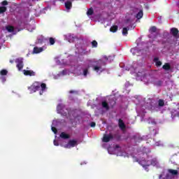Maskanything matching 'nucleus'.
<instances>
[{"instance_id": "nucleus-1", "label": "nucleus", "mask_w": 179, "mask_h": 179, "mask_svg": "<svg viewBox=\"0 0 179 179\" xmlns=\"http://www.w3.org/2000/svg\"><path fill=\"white\" fill-rule=\"evenodd\" d=\"M106 66V62L103 60H98L96 62V65L93 66V69L95 72H103V66Z\"/></svg>"}, {"instance_id": "nucleus-2", "label": "nucleus", "mask_w": 179, "mask_h": 179, "mask_svg": "<svg viewBox=\"0 0 179 179\" xmlns=\"http://www.w3.org/2000/svg\"><path fill=\"white\" fill-rule=\"evenodd\" d=\"M28 90L31 93H36V92L40 90V82H34L30 87H28Z\"/></svg>"}, {"instance_id": "nucleus-3", "label": "nucleus", "mask_w": 179, "mask_h": 179, "mask_svg": "<svg viewBox=\"0 0 179 179\" xmlns=\"http://www.w3.org/2000/svg\"><path fill=\"white\" fill-rule=\"evenodd\" d=\"M136 162H138L139 164H141L144 169H148L147 167H149L150 164L152 166H156L157 164V161L156 159H152L150 161V164H143V161H139L138 158H136Z\"/></svg>"}, {"instance_id": "nucleus-4", "label": "nucleus", "mask_w": 179, "mask_h": 179, "mask_svg": "<svg viewBox=\"0 0 179 179\" xmlns=\"http://www.w3.org/2000/svg\"><path fill=\"white\" fill-rule=\"evenodd\" d=\"M15 62L17 63V68L18 71H22L23 69V58L19 57L15 59Z\"/></svg>"}, {"instance_id": "nucleus-5", "label": "nucleus", "mask_w": 179, "mask_h": 179, "mask_svg": "<svg viewBox=\"0 0 179 179\" xmlns=\"http://www.w3.org/2000/svg\"><path fill=\"white\" fill-rule=\"evenodd\" d=\"M114 139V136L111 134H105L103 137V142H110V141H113Z\"/></svg>"}, {"instance_id": "nucleus-6", "label": "nucleus", "mask_w": 179, "mask_h": 179, "mask_svg": "<svg viewBox=\"0 0 179 179\" xmlns=\"http://www.w3.org/2000/svg\"><path fill=\"white\" fill-rule=\"evenodd\" d=\"M23 72L25 76H36V72L33 70H24Z\"/></svg>"}, {"instance_id": "nucleus-7", "label": "nucleus", "mask_w": 179, "mask_h": 179, "mask_svg": "<svg viewBox=\"0 0 179 179\" xmlns=\"http://www.w3.org/2000/svg\"><path fill=\"white\" fill-rule=\"evenodd\" d=\"M40 87L41 88V90L39 92V94L41 96L47 89V85L44 83H40Z\"/></svg>"}, {"instance_id": "nucleus-8", "label": "nucleus", "mask_w": 179, "mask_h": 179, "mask_svg": "<svg viewBox=\"0 0 179 179\" xmlns=\"http://www.w3.org/2000/svg\"><path fill=\"white\" fill-rule=\"evenodd\" d=\"M178 29L174 27L171 29V34H172L173 37H177L178 36Z\"/></svg>"}, {"instance_id": "nucleus-9", "label": "nucleus", "mask_w": 179, "mask_h": 179, "mask_svg": "<svg viewBox=\"0 0 179 179\" xmlns=\"http://www.w3.org/2000/svg\"><path fill=\"white\" fill-rule=\"evenodd\" d=\"M59 136L60 138H62V139H69L71 138V136H69V134L64 131L60 134Z\"/></svg>"}, {"instance_id": "nucleus-10", "label": "nucleus", "mask_w": 179, "mask_h": 179, "mask_svg": "<svg viewBox=\"0 0 179 179\" xmlns=\"http://www.w3.org/2000/svg\"><path fill=\"white\" fill-rule=\"evenodd\" d=\"M69 145H70L71 148H75L78 145V141L76 140H70L69 141Z\"/></svg>"}, {"instance_id": "nucleus-11", "label": "nucleus", "mask_w": 179, "mask_h": 179, "mask_svg": "<svg viewBox=\"0 0 179 179\" xmlns=\"http://www.w3.org/2000/svg\"><path fill=\"white\" fill-rule=\"evenodd\" d=\"M119 127L120 129H125L126 128L125 123H124V121L122 119H119Z\"/></svg>"}, {"instance_id": "nucleus-12", "label": "nucleus", "mask_w": 179, "mask_h": 179, "mask_svg": "<svg viewBox=\"0 0 179 179\" xmlns=\"http://www.w3.org/2000/svg\"><path fill=\"white\" fill-rule=\"evenodd\" d=\"M62 108H64V105H62V103H59L57 105V110L59 114H62Z\"/></svg>"}, {"instance_id": "nucleus-13", "label": "nucleus", "mask_w": 179, "mask_h": 179, "mask_svg": "<svg viewBox=\"0 0 179 179\" xmlns=\"http://www.w3.org/2000/svg\"><path fill=\"white\" fill-rule=\"evenodd\" d=\"M101 106H102L103 108H106V110H110V106H108V103H107V101H102Z\"/></svg>"}, {"instance_id": "nucleus-14", "label": "nucleus", "mask_w": 179, "mask_h": 179, "mask_svg": "<svg viewBox=\"0 0 179 179\" xmlns=\"http://www.w3.org/2000/svg\"><path fill=\"white\" fill-rule=\"evenodd\" d=\"M136 19H142L143 17V10H140L139 12L136 15Z\"/></svg>"}, {"instance_id": "nucleus-15", "label": "nucleus", "mask_w": 179, "mask_h": 179, "mask_svg": "<svg viewBox=\"0 0 179 179\" xmlns=\"http://www.w3.org/2000/svg\"><path fill=\"white\" fill-rule=\"evenodd\" d=\"M162 68L164 69V71H170L171 69V66L169 63H165Z\"/></svg>"}, {"instance_id": "nucleus-16", "label": "nucleus", "mask_w": 179, "mask_h": 179, "mask_svg": "<svg viewBox=\"0 0 179 179\" xmlns=\"http://www.w3.org/2000/svg\"><path fill=\"white\" fill-rule=\"evenodd\" d=\"M65 8L67 10H69L72 8V2L66 1L65 2Z\"/></svg>"}, {"instance_id": "nucleus-17", "label": "nucleus", "mask_w": 179, "mask_h": 179, "mask_svg": "<svg viewBox=\"0 0 179 179\" xmlns=\"http://www.w3.org/2000/svg\"><path fill=\"white\" fill-rule=\"evenodd\" d=\"M129 30V27H126L122 29V35L123 36H127L128 35V31Z\"/></svg>"}, {"instance_id": "nucleus-18", "label": "nucleus", "mask_w": 179, "mask_h": 179, "mask_svg": "<svg viewBox=\"0 0 179 179\" xmlns=\"http://www.w3.org/2000/svg\"><path fill=\"white\" fill-rule=\"evenodd\" d=\"M168 171L172 176H177L178 174V171L176 169H169Z\"/></svg>"}, {"instance_id": "nucleus-19", "label": "nucleus", "mask_w": 179, "mask_h": 179, "mask_svg": "<svg viewBox=\"0 0 179 179\" xmlns=\"http://www.w3.org/2000/svg\"><path fill=\"white\" fill-rule=\"evenodd\" d=\"M118 30V26L117 25H113L110 28V31L112 33H115Z\"/></svg>"}, {"instance_id": "nucleus-20", "label": "nucleus", "mask_w": 179, "mask_h": 179, "mask_svg": "<svg viewBox=\"0 0 179 179\" xmlns=\"http://www.w3.org/2000/svg\"><path fill=\"white\" fill-rule=\"evenodd\" d=\"M6 29L8 33H13V31H15V27H13V26L8 25L6 27Z\"/></svg>"}, {"instance_id": "nucleus-21", "label": "nucleus", "mask_w": 179, "mask_h": 179, "mask_svg": "<svg viewBox=\"0 0 179 179\" xmlns=\"http://www.w3.org/2000/svg\"><path fill=\"white\" fill-rule=\"evenodd\" d=\"M124 24L125 26L129 27V26H132V21L131 20V19L128 18L126 20H124Z\"/></svg>"}, {"instance_id": "nucleus-22", "label": "nucleus", "mask_w": 179, "mask_h": 179, "mask_svg": "<svg viewBox=\"0 0 179 179\" xmlns=\"http://www.w3.org/2000/svg\"><path fill=\"white\" fill-rule=\"evenodd\" d=\"M154 85H155V86H157V87H160V86H162V85H163V81H162L160 80L155 81Z\"/></svg>"}, {"instance_id": "nucleus-23", "label": "nucleus", "mask_w": 179, "mask_h": 179, "mask_svg": "<svg viewBox=\"0 0 179 179\" xmlns=\"http://www.w3.org/2000/svg\"><path fill=\"white\" fill-rule=\"evenodd\" d=\"M43 51V49L41 48H34V54H38L39 52H41Z\"/></svg>"}, {"instance_id": "nucleus-24", "label": "nucleus", "mask_w": 179, "mask_h": 179, "mask_svg": "<svg viewBox=\"0 0 179 179\" xmlns=\"http://www.w3.org/2000/svg\"><path fill=\"white\" fill-rule=\"evenodd\" d=\"M154 61L156 62L155 64L157 66H162V62L159 61V58L157 57L154 58Z\"/></svg>"}, {"instance_id": "nucleus-25", "label": "nucleus", "mask_w": 179, "mask_h": 179, "mask_svg": "<svg viewBox=\"0 0 179 179\" xmlns=\"http://www.w3.org/2000/svg\"><path fill=\"white\" fill-rule=\"evenodd\" d=\"M93 13H94V10L92 8H90L87 12V16H92Z\"/></svg>"}, {"instance_id": "nucleus-26", "label": "nucleus", "mask_w": 179, "mask_h": 179, "mask_svg": "<svg viewBox=\"0 0 179 179\" xmlns=\"http://www.w3.org/2000/svg\"><path fill=\"white\" fill-rule=\"evenodd\" d=\"M0 75H1V76H5L8 75V71L6 69H2L0 71Z\"/></svg>"}, {"instance_id": "nucleus-27", "label": "nucleus", "mask_w": 179, "mask_h": 179, "mask_svg": "<svg viewBox=\"0 0 179 179\" xmlns=\"http://www.w3.org/2000/svg\"><path fill=\"white\" fill-rule=\"evenodd\" d=\"M158 106H159V107H164V100L159 99L158 101Z\"/></svg>"}, {"instance_id": "nucleus-28", "label": "nucleus", "mask_w": 179, "mask_h": 179, "mask_svg": "<svg viewBox=\"0 0 179 179\" xmlns=\"http://www.w3.org/2000/svg\"><path fill=\"white\" fill-rule=\"evenodd\" d=\"M156 31H157V28H156V27L153 26L150 27V33H156Z\"/></svg>"}, {"instance_id": "nucleus-29", "label": "nucleus", "mask_w": 179, "mask_h": 179, "mask_svg": "<svg viewBox=\"0 0 179 179\" xmlns=\"http://www.w3.org/2000/svg\"><path fill=\"white\" fill-rule=\"evenodd\" d=\"M49 43L50 45H54V44H55V39L54 38H50Z\"/></svg>"}, {"instance_id": "nucleus-30", "label": "nucleus", "mask_w": 179, "mask_h": 179, "mask_svg": "<svg viewBox=\"0 0 179 179\" xmlns=\"http://www.w3.org/2000/svg\"><path fill=\"white\" fill-rule=\"evenodd\" d=\"M92 48H97V45H98L97 41H93L92 42Z\"/></svg>"}, {"instance_id": "nucleus-31", "label": "nucleus", "mask_w": 179, "mask_h": 179, "mask_svg": "<svg viewBox=\"0 0 179 179\" xmlns=\"http://www.w3.org/2000/svg\"><path fill=\"white\" fill-rule=\"evenodd\" d=\"M6 6H1L0 7V13H4V12L6 10Z\"/></svg>"}, {"instance_id": "nucleus-32", "label": "nucleus", "mask_w": 179, "mask_h": 179, "mask_svg": "<svg viewBox=\"0 0 179 179\" xmlns=\"http://www.w3.org/2000/svg\"><path fill=\"white\" fill-rule=\"evenodd\" d=\"M87 73H89V69H85L83 70L84 76H87Z\"/></svg>"}, {"instance_id": "nucleus-33", "label": "nucleus", "mask_w": 179, "mask_h": 179, "mask_svg": "<svg viewBox=\"0 0 179 179\" xmlns=\"http://www.w3.org/2000/svg\"><path fill=\"white\" fill-rule=\"evenodd\" d=\"M52 131L55 134L58 133V130L55 127H52Z\"/></svg>"}, {"instance_id": "nucleus-34", "label": "nucleus", "mask_w": 179, "mask_h": 179, "mask_svg": "<svg viewBox=\"0 0 179 179\" xmlns=\"http://www.w3.org/2000/svg\"><path fill=\"white\" fill-rule=\"evenodd\" d=\"M1 5H2L3 6H6V5H8V1H6V0L3 1L1 2Z\"/></svg>"}, {"instance_id": "nucleus-35", "label": "nucleus", "mask_w": 179, "mask_h": 179, "mask_svg": "<svg viewBox=\"0 0 179 179\" xmlns=\"http://www.w3.org/2000/svg\"><path fill=\"white\" fill-rule=\"evenodd\" d=\"M69 93H70V94H78V91L70 90Z\"/></svg>"}, {"instance_id": "nucleus-36", "label": "nucleus", "mask_w": 179, "mask_h": 179, "mask_svg": "<svg viewBox=\"0 0 179 179\" xmlns=\"http://www.w3.org/2000/svg\"><path fill=\"white\" fill-rule=\"evenodd\" d=\"M64 148L66 149H71V144H69V142L64 145Z\"/></svg>"}, {"instance_id": "nucleus-37", "label": "nucleus", "mask_w": 179, "mask_h": 179, "mask_svg": "<svg viewBox=\"0 0 179 179\" xmlns=\"http://www.w3.org/2000/svg\"><path fill=\"white\" fill-rule=\"evenodd\" d=\"M90 127H91L92 128H94V127H96V122H92L90 123Z\"/></svg>"}, {"instance_id": "nucleus-38", "label": "nucleus", "mask_w": 179, "mask_h": 179, "mask_svg": "<svg viewBox=\"0 0 179 179\" xmlns=\"http://www.w3.org/2000/svg\"><path fill=\"white\" fill-rule=\"evenodd\" d=\"M53 143L55 145V146H59V143H58V141H57V140H54Z\"/></svg>"}, {"instance_id": "nucleus-39", "label": "nucleus", "mask_w": 179, "mask_h": 179, "mask_svg": "<svg viewBox=\"0 0 179 179\" xmlns=\"http://www.w3.org/2000/svg\"><path fill=\"white\" fill-rule=\"evenodd\" d=\"M166 179L170 178V175H169V173H167V174H166Z\"/></svg>"}, {"instance_id": "nucleus-40", "label": "nucleus", "mask_w": 179, "mask_h": 179, "mask_svg": "<svg viewBox=\"0 0 179 179\" xmlns=\"http://www.w3.org/2000/svg\"><path fill=\"white\" fill-rule=\"evenodd\" d=\"M162 177H163V176L162 175H159V179H163V178H162Z\"/></svg>"}, {"instance_id": "nucleus-41", "label": "nucleus", "mask_w": 179, "mask_h": 179, "mask_svg": "<svg viewBox=\"0 0 179 179\" xmlns=\"http://www.w3.org/2000/svg\"><path fill=\"white\" fill-rule=\"evenodd\" d=\"M10 64H13V60H10Z\"/></svg>"}, {"instance_id": "nucleus-42", "label": "nucleus", "mask_w": 179, "mask_h": 179, "mask_svg": "<svg viewBox=\"0 0 179 179\" xmlns=\"http://www.w3.org/2000/svg\"><path fill=\"white\" fill-rule=\"evenodd\" d=\"M63 115H64V117H66V113H64Z\"/></svg>"}]
</instances>
